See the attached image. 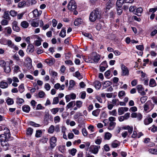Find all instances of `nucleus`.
<instances>
[{
	"mask_svg": "<svg viewBox=\"0 0 157 157\" xmlns=\"http://www.w3.org/2000/svg\"><path fill=\"white\" fill-rule=\"evenodd\" d=\"M5 130L6 132H4V134L0 135V141L2 146L5 151L8 150L9 147V144L8 141L10 136V131L7 128H5Z\"/></svg>",
	"mask_w": 157,
	"mask_h": 157,
	"instance_id": "obj_1",
	"label": "nucleus"
},
{
	"mask_svg": "<svg viewBox=\"0 0 157 157\" xmlns=\"http://www.w3.org/2000/svg\"><path fill=\"white\" fill-rule=\"evenodd\" d=\"M101 18V12L98 9L93 10L90 13L89 20L91 22H94Z\"/></svg>",
	"mask_w": 157,
	"mask_h": 157,
	"instance_id": "obj_2",
	"label": "nucleus"
},
{
	"mask_svg": "<svg viewBox=\"0 0 157 157\" xmlns=\"http://www.w3.org/2000/svg\"><path fill=\"white\" fill-rule=\"evenodd\" d=\"M109 121L107 128L109 130H113L115 128L116 123L115 122L116 118L113 117H110L108 118Z\"/></svg>",
	"mask_w": 157,
	"mask_h": 157,
	"instance_id": "obj_3",
	"label": "nucleus"
},
{
	"mask_svg": "<svg viewBox=\"0 0 157 157\" xmlns=\"http://www.w3.org/2000/svg\"><path fill=\"white\" fill-rule=\"evenodd\" d=\"M121 75L122 76H128L129 74V71L128 68L123 64H121Z\"/></svg>",
	"mask_w": 157,
	"mask_h": 157,
	"instance_id": "obj_4",
	"label": "nucleus"
},
{
	"mask_svg": "<svg viewBox=\"0 0 157 157\" xmlns=\"http://www.w3.org/2000/svg\"><path fill=\"white\" fill-rule=\"evenodd\" d=\"M131 117L132 118H136L137 121H141L143 118V115L140 113L134 112L131 114Z\"/></svg>",
	"mask_w": 157,
	"mask_h": 157,
	"instance_id": "obj_5",
	"label": "nucleus"
},
{
	"mask_svg": "<svg viewBox=\"0 0 157 157\" xmlns=\"http://www.w3.org/2000/svg\"><path fill=\"white\" fill-rule=\"evenodd\" d=\"M153 106L150 102H147L144 105V110L147 112L150 111L153 109Z\"/></svg>",
	"mask_w": 157,
	"mask_h": 157,
	"instance_id": "obj_6",
	"label": "nucleus"
},
{
	"mask_svg": "<svg viewBox=\"0 0 157 157\" xmlns=\"http://www.w3.org/2000/svg\"><path fill=\"white\" fill-rule=\"evenodd\" d=\"M57 138L55 136H52L50 139V144L52 148H54L56 145Z\"/></svg>",
	"mask_w": 157,
	"mask_h": 157,
	"instance_id": "obj_7",
	"label": "nucleus"
},
{
	"mask_svg": "<svg viewBox=\"0 0 157 157\" xmlns=\"http://www.w3.org/2000/svg\"><path fill=\"white\" fill-rule=\"evenodd\" d=\"M68 8L69 10H73L76 8V3L74 1L71 0L68 5Z\"/></svg>",
	"mask_w": 157,
	"mask_h": 157,
	"instance_id": "obj_8",
	"label": "nucleus"
},
{
	"mask_svg": "<svg viewBox=\"0 0 157 157\" xmlns=\"http://www.w3.org/2000/svg\"><path fill=\"white\" fill-rule=\"evenodd\" d=\"M100 148L99 146L91 145L90 147V151L94 154H96L98 153L99 149Z\"/></svg>",
	"mask_w": 157,
	"mask_h": 157,
	"instance_id": "obj_9",
	"label": "nucleus"
},
{
	"mask_svg": "<svg viewBox=\"0 0 157 157\" xmlns=\"http://www.w3.org/2000/svg\"><path fill=\"white\" fill-rule=\"evenodd\" d=\"M25 63H26V66L28 68H30L32 66V61L31 59L27 56L25 59Z\"/></svg>",
	"mask_w": 157,
	"mask_h": 157,
	"instance_id": "obj_10",
	"label": "nucleus"
},
{
	"mask_svg": "<svg viewBox=\"0 0 157 157\" xmlns=\"http://www.w3.org/2000/svg\"><path fill=\"white\" fill-rule=\"evenodd\" d=\"M136 88L138 92L142 95H144L145 94V92L144 91V88L141 85H138L136 86Z\"/></svg>",
	"mask_w": 157,
	"mask_h": 157,
	"instance_id": "obj_11",
	"label": "nucleus"
},
{
	"mask_svg": "<svg viewBox=\"0 0 157 157\" xmlns=\"http://www.w3.org/2000/svg\"><path fill=\"white\" fill-rule=\"evenodd\" d=\"M128 108L126 107H121L118 108V112L119 115H121L124 113V112L128 110Z\"/></svg>",
	"mask_w": 157,
	"mask_h": 157,
	"instance_id": "obj_12",
	"label": "nucleus"
},
{
	"mask_svg": "<svg viewBox=\"0 0 157 157\" xmlns=\"http://www.w3.org/2000/svg\"><path fill=\"white\" fill-rule=\"evenodd\" d=\"M12 28L13 30L17 32L20 30V28L17 25V23L16 21H13L12 24Z\"/></svg>",
	"mask_w": 157,
	"mask_h": 157,
	"instance_id": "obj_13",
	"label": "nucleus"
},
{
	"mask_svg": "<svg viewBox=\"0 0 157 157\" xmlns=\"http://www.w3.org/2000/svg\"><path fill=\"white\" fill-rule=\"evenodd\" d=\"M34 46L32 44H30L28 46L26 51L28 53H31L34 51Z\"/></svg>",
	"mask_w": 157,
	"mask_h": 157,
	"instance_id": "obj_14",
	"label": "nucleus"
},
{
	"mask_svg": "<svg viewBox=\"0 0 157 157\" xmlns=\"http://www.w3.org/2000/svg\"><path fill=\"white\" fill-rule=\"evenodd\" d=\"M120 145V142L116 140L113 141L111 144V147L113 148H116L119 146Z\"/></svg>",
	"mask_w": 157,
	"mask_h": 157,
	"instance_id": "obj_15",
	"label": "nucleus"
},
{
	"mask_svg": "<svg viewBox=\"0 0 157 157\" xmlns=\"http://www.w3.org/2000/svg\"><path fill=\"white\" fill-rule=\"evenodd\" d=\"M95 87L97 90L100 89L101 86V82L98 81H96L94 82Z\"/></svg>",
	"mask_w": 157,
	"mask_h": 157,
	"instance_id": "obj_16",
	"label": "nucleus"
},
{
	"mask_svg": "<svg viewBox=\"0 0 157 157\" xmlns=\"http://www.w3.org/2000/svg\"><path fill=\"white\" fill-rule=\"evenodd\" d=\"M8 86L7 82H4L3 81L0 82V87L2 89H6Z\"/></svg>",
	"mask_w": 157,
	"mask_h": 157,
	"instance_id": "obj_17",
	"label": "nucleus"
},
{
	"mask_svg": "<svg viewBox=\"0 0 157 157\" xmlns=\"http://www.w3.org/2000/svg\"><path fill=\"white\" fill-rule=\"evenodd\" d=\"M49 73L50 75L54 78L57 76L58 73L57 72L53 71L52 69H50L49 70Z\"/></svg>",
	"mask_w": 157,
	"mask_h": 157,
	"instance_id": "obj_18",
	"label": "nucleus"
},
{
	"mask_svg": "<svg viewBox=\"0 0 157 157\" xmlns=\"http://www.w3.org/2000/svg\"><path fill=\"white\" fill-rule=\"evenodd\" d=\"M100 56L99 54H96L93 57L94 62L98 63L100 60Z\"/></svg>",
	"mask_w": 157,
	"mask_h": 157,
	"instance_id": "obj_19",
	"label": "nucleus"
},
{
	"mask_svg": "<svg viewBox=\"0 0 157 157\" xmlns=\"http://www.w3.org/2000/svg\"><path fill=\"white\" fill-rule=\"evenodd\" d=\"M34 17H37L40 16L42 13L41 11H38L37 9L34 10L33 11Z\"/></svg>",
	"mask_w": 157,
	"mask_h": 157,
	"instance_id": "obj_20",
	"label": "nucleus"
},
{
	"mask_svg": "<svg viewBox=\"0 0 157 157\" xmlns=\"http://www.w3.org/2000/svg\"><path fill=\"white\" fill-rule=\"evenodd\" d=\"M157 85V84L155 80L153 78H151L149 81V86L150 87H154Z\"/></svg>",
	"mask_w": 157,
	"mask_h": 157,
	"instance_id": "obj_21",
	"label": "nucleus"
},
{
	"mask_svg": "<svg viewBox=\"0 0 157 157\" xmlns=\"http://www.w3.org/2000/svg\"><path fill=\"white\" fill-rule=\"evenodd\" d=\"M153 119L150 117L145 118L144 120V123L145 125H147L151 123Z\"/></svg>",
	"mask_w": 157,
	"mask_h": 157,
	"instance_id": "obj_22",
	"label": "nucleus"
},
{
	"mask_svg": "<svg viewBox=\"0 0 157 157\" xmlns=\"http://www.w3.org/2000/svg\"><path fill=\"white\" fill-rule=\"evenodd\" d=\"M22 109L24 112L26 113H29L30 110V108L28 105H24L22 107Z\"/></svg>",
	"mask_w": 157,
	"mask_h": 157,
	"instance_id": "obj_23",
	"label": "nucleus"
},
{
	"mask_svg": "<svg viewBox=\"0 0 157 157\" xmlns=\"http://www.w3.org/2000/svg\"><path fill=\"white\" fill-rule=\"evenodd\" d=\"M112 136V134L108 132H106L105 133L104 139L105 140H109Z\"/></svg>",
	"mask_w": 157,
	"mask_h": 157,
	"instance_id": "obj_24",
	"label": "nucleus"
},
{
	"mask_svg": "<svg viewBox=\"0 0 157 157\" xmlns=\"http://www.w3.org/2000/svg\"><path fill=\"white\" fill-rule=\"evenodd\" d=\"M59 36L62 38H64L66 36V31L65 28H62L59 34Z\"/></svg>",
	"mask_w": 157,
	"mask_h": 157,
	"instance_id": "obj_25",
	"label": "nucleus"
},
{
	"mask_svg": "<svg viewBox=\"0 0 157 157\" xmlns=\"http://www.w3.org/2000/svg\"><path fill=\"white\" fill-rule=\"evenodd\" d=\"M75 105V101H72L69 102L67 105L66 108L69 109L71 107H73Z\"/></svg>",
	"mask_w": 157,
	"mask_h": 157,
	"instance_id": "obj_26",
	"label": "nucleus"
},
{
	"mask_svg": "<svg viewBox=\"0 0 157 157\" xmlns=\"http://www.w3.org/2000/svg\"><path fill=\"white\" fill-rule=\"evenodd\" d=\"M49 113L48 110H46L44 113V121H48L49 119Z\"/></svg>",
	"mask_w": 157,
	"mask_h": 157,
	"instance_id": "obj_27",
	"label": "nucleus"
},
{
	"mask_svg": "<svg viewBox=\"0 0 157 157\" xmlns=\"http://www.w3.org/2000/svg\"><path fill=\"white\" fill-rule=\"evenodd\" d=\"M148 151L152 154L157 155V149L151 148L149 149Z\"/></svg>",
	"mask_w": 157,
	"mask_h": 157,
	"instance_id": "obj_28",
	"label": "nucleus"
},
{
	"mask_svg": "<svg viewBox=\"0 0 157 157\" xmlns=\"http://www.w3.org/2000/svg\"><path fill=\"white\" fill-rule=\"evenodd\" d=\"M21 25L23 28H26L29 26V24L26 21H23L21 23Z\"/></svg>",
	"mask_w": 157,
	"mask_h": 157,
	"instance_id": "obj_29",
	"label": "nucleus"
},
{
	"mask_svg": "<svg viewBox=\"0 0 157 157\" xmlns=\"http://www.w3.org/2000/svg\"><path fill=\"white\" fill-rule=\"evenodd\" d=\"M112 84V82L109 81H106L103 84V87L102 88L105 89L107 87L110 86Z\"/></svg>",
	"mask_w": 157,
	"mask_h": 157,
	"instance_id": "obj_30",
	"label": "nucleus"
},
{
	"mask_svg": "<svg viewBox=\"0 0 157 157\" xmlns=\"http://www.w3.org/2000/svg\"><path fill=\"white\" fill-rule=\"evenodd\" d=\"M33 129L31 128H29L26 130V134L29 136H31L32 134Z\"/></svg>",
	"mask_w": 157,
	"mask_h": 157,
	"instance_id": "obj_31",
	"label": "nucleus"
},
{
	"mask_svg": "<svg viewBox=\"0 0 157 157\" xmlns=\"http://www.w3.org/2000/svg\"><path fill=\"white\" fill-rule=\"evenodd\" d=\"M31 25L33 27H36L39 26V23L38 22L35 21L34 19H33L31 21Z\"/></svg>",
	"mask_w": 157,
	"mask_h": 157,
	"instance_id": "obj_32",
	"label": "nucleus"
},
{
	"mask_svg": "<svg viewBox=\"0 0 157 157\" xmlns=\"http://www.w3.org/2000/svg\"><path fill=\"white\" fill-rule=\"evenodd\" d=\"M124 2V0H117L116 2L117 6L121 7L123 4Z\"/></svg>",
	"mask_w": 157,
	"mask_h": 157,
	"instance_id": "obj_33",
	"label": "nucleus"
},
{
	"mask_svg": "<svg viewBox=\"0 0 157 157\" xmlns=\"http://www.w3.org/2000/svg\"><path fill=\"white\" fill-rule=\"evenodd\" d=\"M75 82L72 80H71L69 81V86L68 87L69 90H71L75 85Z\"/></svg>",
	"mask_w": 157,
	"mask_h": 157,
	"instance_id": "obj_34",
	"label": "nucleus"
},
{
	"mask_svg": "<svg viewBox=\"0 0 157 157\" xmlns=\"http://www.w3.org/2000/svg\"><path fill=\"white\" fill-rule=\"evenodd\" d=\"M55 131V126L52 125H51L49 127L48 130V133L51 134L52 133Z\"/></svg>",
	"mask_w": 157,
	"mask_h": 157,
	"instance_id": "obj_35",
	"label": "nucleus"
},
{
	"mask_svg": "<svg viewBox=\"0 0 157 157\" xmlns=\"http://www.w3.org/2000/svg\"><path fill=\"white\" fill-rule=\"evenodd\" d=\"M18 90L19 92L22 93L25 90V88L23 84H21L18 87Z\"/></svg>",
	"mask_w": 157,
	"mask_h": 157,
	"instance_id": "obj_36",
	"label": "nucleus"
},
{
	"mask_svg": "<svg viewBox=\"0 0 157 157\" xmlns=\"http://www.w3.org/2000/svg\"><path fill=\"white\" fill-rule=\"evenodd\" d=\"M42 134V131L41 130H37L36 131L35 134V137L37 138H39L41 136Z\"/></svg>",
	"mask_w": 157,
	"mask_h": 157,
	"instance_id": "obj_37",
	"label": "nucleus"
},
{
	"mask_svg": "<svg viewBox=\"0 0 157 157\" xmlns=\"http://www.w3.org/2000/svg\"><path fill=\"white\" fill-rule=\"evenodd\" d=\"M20 68L17 65H15L13 67V72L14 73H17L19 71H20Z\"/></svg>",
	"mask_w": 157,
	"mask_h": 157,
	"instance_id": "obj_38",
	"label": "nucleus"
},
{
	"mask_svg": "<svg viewBox=\"0 0 157 157\" xmlns=\"http://www.w3.org/2000/svg\"><path fill=\"white\" fill-rule=\"evenodd\" d=\"M100 111V109H96L92 112V114L93 115L97 117L99 114V113Z\"/></svg>",
	"mask_w": 157,
	"mask_h": 157,
	"instance_id": "obj_39",
	"label": "nucleus"
},
{
	"mask_svg": "<svg viewBox=\"0 0 157 157\" xmlns=\"http://www.w3.org/2000/svg\"><path fill=\"white\" fill-rule=\"evenodd\" d=\"M54 62L55 59L54 58L47 59L46 61V63L49 64L50 65H52Z\"/></svg>",
	"mask_w": 157,
	"mask_h": 157,
	"instance_id": "obj_40",
	"label": "nucleus"
},
{
	"mask_svg": "<svg viewBox=\"0 0 157 157\" xmlns=\"http://www.w3.org/2000/svg\"><path fill=\"white\" fill-rule=\"evenodd\" d=\"M24 102V100L23 98H20L18 97L16 99V103L18 105L21 104Z\"/></svg>",
	"mask_w": 157,
	"mask_h": 157,
	"instance_id": "obj_41",
	"label": "nucleus"
},
{
	"mask_svg": "<svg viewBox=\"0 0 157 157\" xmlns=\"http://www.w3.org/2000/svg\"><path fill=\"white\" fill-rule=\"evenodd\" d=\"M59 109L58 108H54L51 110V111L53 114H55L58 112Z\"/></svg>",
	"mask_w": 157,
	"mask_h": 157,
	"instance_id": "obj_42",
	"label": "nucleus"
},
{
	"mask_svg": "<svg viewBox=\"0 0 157 157\" xmlns=\"http://www.w3.org/2000/svg\"><path fill=\"white\" fill-rule=\"evenodd\" d=\"M29 124L35 127H39L40 126V124H36L35 122L32 121L29 122Z\"/></svg>",
	"mask_w": 157,
	"mask_h": 157,
	"instance_id": "obj_43",
	"label": "nucleus"
},
{
	"mask_svg": "<svg viewBox=\"0 0 157 157\" xmlns=\"http://www.w3.org/2000/svg\"><path fill=\"white\" fill-rule=\"evenodd\" d=\"M5 30L6 31L7 33L10 35L12 32V29L10 27H8L5 28Z\"/></svg>",
	"mask_w": 157,
	"mask_h": 157,
	"instance_id": "obj_44",
	"label": "nucleus"
},
{
	"mask_svg": "<svg viewBox=\"0 0 157 157\" xmlns=\"http://www.w3.org/2000/svg\"><path fill=\"white\" fill-rule=\"evenodd\" d=\"M82 102L80 101H77L75 102V105L78 108H80L82 105Z\"/></svg>",
	"mask_w": 157,
	"mask_h": 157,
	"instance_id": "obj_45",
	"label": "nucleus"
},
{
	"mask_svg": "<svg viewBox=\"0 0 157 157\" xmlns=\"http://www.w3.org/2000/svg\"><path fill=\"white\" fill-rule=\"evenodd\" d=\"M26 5V2L24 1H22L19 3L18 6V7L21 8L25 6Z\"/></svg>",
	"mask_w": 157,
	"mask_h": 157,
	"instance_id": "obj_46",
	"label": "nucleus"
},
{
	"mask_svg": "<svg viewBox=\"0 0 157 157\" xmlns=\"http://www.w3.org/2000/svg\"><path fill=\"white\" fill-rule=\"evenodd\" d=\"M119 101L118 99H114L112 100V103L114 105H118Z\"/></svg>",
	"mask_w": 157,
	"mask_h": 157,
	"instance_id": "obj_47",
	"label": "nucleus"
},
{
	"mask_svg": "<svg viewBox=\"0 0 157 157\" xmlns=\"http://www.w3.org/2000/svg\"><path fill=\"white\" fill-rule=\"evenodd\" d=\"M8 105H11L13 104L14 101L13 99L9 98L6 100Z\"/></svg>",
	"mask_w": 157,
	"mask_h": 157,
	"instance_id": "obj_48",
	"label": "nucleus"
},
{
	"mask_svg": "<svg viewBox=\"0 0 157 157\" xmlns=\"http://www.w3.org/2000/svg\"><path fill=\"white\" fill-rule=\"evenodd\" d=\"M4 69L5 72L6 73H9V72L10 71V66H5V67H4Z\"/></svg>",
	"mask_w": 157,
	"mask_h": 157,
	"instance_id": "obj_49",
	"label": "nucleus"
},
{
	"mask_svg": "<svg viewBox=\"0 0 157 157\" xmlns=\"http://www.w3.org/2000/svg\"><path fill=\"white\" fill-rule=\"evenodd\" d=\"M59 102V99L58 97H54L53 100L52 104L53 105L56 104L58 103Z\"/></svg>",
	"mask_w": 157,
	"mask_h": 157,
	"instance_id": "obj_50",
	"label": "nucleus"
},
{
	"mask_svg": "<svg viewBox=\"0 0 157 157\" xmlns=\"http://www.w3.org/2000/svg\"><path fill=\"white\" fill-rule=\"evenodd\" d=\"M81 19H76L74 22V24L75 26H78L81 23Z\"/></svg>",
	"mask_w": 157,
	"mask_h": 157,
	"instance_id": "obj_51",
	"label": "nucleus"
},
{
	"mask_svg": "<svg viewBox=\"0 0 157 157\" xmlns=\"http://www.w3.org/2000/svg\"><path fill=\"white\" fill-rule=\"evenodd\" d=\"M125 95V93L124 91H120L118 94V96L120 98H122L123 96H124Z\"/></svg>",
	"mask_w": 157,
	"mask_h": 157,
	"instance_id": "obj_52",
	"label": "nucleus"
},
{
	"mask_svg": "<svg viewBox=\"0 0 157 157\" xmlns=\"http://www.w3.org/2000/svg\"><path fill=\"white\" fill-rule=\"evenodd\" d=\"M60 117L57 116L54 117V121L55 123H59L60 122Z\"/></svg>",
	"mask_w": 157,
	"mask_h": 157,
	"instance_id": "obj_53",
	"label": "nucleus"
},
{
	"mask_svg": "<svg viewBox=\"0 0 157 157\" xmlns=\"http://www.w3.org/2000/svg\"><path fill=\"white\" fill-rule=\"evenodd\" d=\"M69 152L72 156H74L77 151V150L76 149L72 148L71 150H69Z\"/></svg>",
	"mask_w": 157,
	"mask_h": 157,
	"instance_id": "obj_54",
	"label": "nucleus"
},
{
	"mask_svg": "<svg viewBox=\"0 0 157 157\" xmlns=\"http://www.w3.org/2000/svg\"><path fill=\"white\" fill-rule=\"evenodd\" d=\"M147 98L146 96H144L141 97L140 100L141 103H144L146 101Z\"/></svg>",
	"mask_w": 157,
	"mask_h": 157,
	"instance_id": "obj_55",
	"label": "nucleus"
},
{
	"mask_svg": "<svg viewBox=\"0 0 157 157\" xmlns=\"http://www.w3.org/2000/svg\"><path fill=\"white\" fill-rule=\"evenodd\" d=\"M109 113L110 115L114 116H116L117 115V112L116 109H114L111 111L109 112Z\"/></svg>",
	"mask_w": 157,
	"mask_h": 157,
	"instance_id": "obj_56",
	"label": "nucleus"
},
{
	"mask_svg": "<svg viewBox=\"0 0 157 157\" xmlns=\"http://www.w3.org/2000/svg\"><path fill=\"white\" fill-rule=\"evenodd\" d=\"M45 95V94L43 91H40L38 94V96L40 98H43Z\"/></svg>",
	"mask_w": 157,
	"mask_h": 157,
	"instance_id": "obj_57",
	"label": "nucleus"
},
{
	"mask_svg": "<svg viewBox=\"0 0 157 157\" xmlns=\"http://www.w3.org/2000/svg\"><path fill=\"white\" fill-rule=\"evenodd\" d=\"M8 24V21L6 19H2L1 21V24L2 25H6Z\"/></svg>",
	"mask_w": 157,
	"mask_h": 157,
	"instance_id": "obj_58",
	"label": "nucleus"
},
{
	"mask_svg": "<svg viewBox=\"0 0 157 157\" xmlns=\"http://www.w3.org/2000/svg\"><path fill=\"white\" fill-rule=\"evenodd\" d=\"M82 133L83 136H86L87 135L88 132L85 128L82 129Z\"/></svg>",
	"mask_w": 157,
	"mask_h": 157,
	"instance_id": "obj_59",
	"label": "nucleus"
},
{
	"mask_svg": "<svg viewBox=\"0 0 157 157\" xmlns=\"http://www.w3.org/2000/svg\"><path fill=\"white\" fill-rule=\"evenodd\" d=\"M121 7H118L117 6V13L118 15L121 14L122 12V10L121 8Z\"/></svg>",
	"mask_w": 157,
	"mask_h": 157,
	"instance_id": "obj_60",
	"label": "nucleus"
},
{
	"mask_svg": "<svg viewBox=\"0 0 157 157\" xmlns=\"http://www.w3.org/2000/svg\"><path fill=\"white\" fill-rule=\"evenodd\" d=\"M75 76L79 79L82 78V76L81 75L80 73L78 71H76L75 73Z\"/></svg>",
	"mask_w": 157,
	"mask_h": 157,
	"instance_id": "obj_61",
	"label": "nucleus"
},
{
	"mask_svg": "<svg viewBox=\"0 0 157 157\" xmlns=\"http://www.w3.org/2000/svg\"><path fill=\"white\" fill-rule=\"evenodd\" d=\"M136 8V6H131L129 8V11L131 12H133L135 14H136L135 13L136 12L135 10Z\"/></svg>",
	"mask_w": 157,
	"mask_h": 157,
	"instance_id": "obj_62",
	"label": "nucleus"
},
{
	"mask_svg": "<svg viewBox=\"0 0 157 157\" xmlns=\"http://www.w3.org/2000/svg\"><path fill=\"white\" fill-rule=\"evenodd\" d=\"M51 88L50 84L48 83H46L44 85V88L47 90H49Z\"/></svg>",
	"mask_w": 157,
	"mask_h": 157,
	"instance_id": "obj_63",
	"label": "nucleus"
},
{
	"mask_svg": "<svg viewBox=\"0 0 157 157\" xmlns=\"http://www.w3.org/2000/svg\"><path fill=\"white\" fill-rule=\"evenodd\" d=\"M7 44L8 46L11 48H12L14 45V44L12 43V41L10 40H7Z\"/></svg>",
	"mask_w": 157,
	"mask_h": 157,
	"instance_id": "obj_64",
	"label": "nucleus"
}]
</instances>
